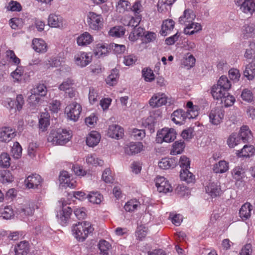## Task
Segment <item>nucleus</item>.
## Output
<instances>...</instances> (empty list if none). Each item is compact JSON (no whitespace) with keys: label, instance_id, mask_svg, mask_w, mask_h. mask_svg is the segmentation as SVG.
Masks as SVG:
<instances>
[{"label":"nucleus","instance_id":"obj_33","mask_svg":"<svg viewBox=\"0 0 255 255\" xmlns=\"http://www.w3.org/2000/svg\"><path fill=\"white\" fill-rule=\"evenodd\" d=\"M50 116L47 112L42 113L39 120V128L42 131L47 129L50 125Z\"/></svg>","mask_w":255,"mask_h":255},{"label":"nucleus","instance_id":"obj_47","mask_svg":"<svg viewBox=\"0 0 255 255\" xmlns=\"http://www.w3.org/2000/svg\"><path fill=\"white\" fill-rule=\"evenodd\" d=\"M87 198L90 202L99 204L103 199V196L97 192H93L88 194Z\"/></svg>","mask_w":255,"mask_h":255},{"label":"nucleus","instance_id":"obj_9","mask_svg":"<svg viewBox=\"0 0 255 255\" xmlns=\"http://www.w3.org/2000/svg\"><path fill=\"white\" fill-rule=\"evenodd\" d=\"M48 24L51 27L62 28L66 25V20L61 15L51 13L48 17Z\"/></svg>","mask_w":255,"mask_h":255},{"label":"nucleus","instance_id":"obj_45","mask_svg":"<svg viewBox=\"0 0 255 255\" xmlns=\"http://www.w3.org/2000/svg\"><path fill=\"white\" fill-rule=\"evenodd\" d=\"M86 161L87 164L95 166H102L104 163L103 160L97 158L95 155L93 154H88L86 157Z\"/></svg>","mask_w":255,"mask_h":255},{"label":"nucleus","instance_id":"obj_20","mask_svg":"<svg viewBox=\"0 0 255 255\" xmlns=\"http://www.w3.org/2000/svg\"><path fill=\"white\" fill-rule=\"evenodd\" d=\"M143 149L142 143L140 142H130L125 148L126 154L132 155L140 152Z\"/></svg>","mask_w":255,"mask_h":255},{"label":"nucleus","instance_id":"obj_8","mask_svg":"<svg viewBox=\"0 0 255 255\" xmlns=\"http://www.w3.org/2000/svg\"><path fill=\"white\" fill-rule=\"evenodd\" d=\"M224 117V111L220 107L213 108L209 114V121L215 126L220 125Z\"/></svg>","mask_w":255,"mask_h":255},{"label":"nucleus","instance_id":"obj_12","mask_svg":"<svg viewBox=\"0 0 255 255\" xmlns=\"http://www.w3.org/2000/svg\"><path fill=\"white\" fill-rule=\"evenodd\" d=\"M72 210L69 207H63L62 209L58 212L56 217L58 222L63 226L67 225L70 216L72 214Z\"/></svg>","mask_w":255,"mask_h":255},{"label":"nucleus","instance_id":"obj_64","mask_svg":"<svg viewBox=\"0 0 255 255\" xmlns=\"http://www.w3.org/2000/svg\"><path fill=\"white\" fill-rule=\"evenodd\" d=\"M241 97L244 101L251 102L253 99L252 92L248 89H244L242 93Z\"/></svg>","mask_w":255,"mask_h":255},{"label":"nucleus","instance_id":"obj_34","mask_svg":"<svg viewBox=\"0 0 255 255\" xmlns=\"http://www.w3.org/2000/svg\"><path fill=\"white\" fill-rule=\"evenodd\" d=\"M229 170V163L225 160H221L214 165L213 170L216 173H223Z\"/></svg>","mask_w":255,"mask_h":255},{"label":"nucleus","instance_id":"obj_53","mask_svg":"<svg viewBox=\"0 0 255 255\" xmlns=\"http://www.w3.org/2000/svg\"><path fill=\"white\" fill-rule=\"evenodd\" d=\"M1 216L3 219H9L14 216V212L11 206H6L0 211Z\"/></svg>","mask_w":255,"mask_h":255},{"label":"nucleus","instance_id":"obj_41","mask_svg":"<svg viewBox=\"0 0 255 255\" xmlns=\"http://www.w3.org/2000/svg\"><path fill=\"white\" fill-rule=\"evenodd\" d=\"M119 78V71L117 69H113L111 74L106 79V83L109 86H114L117 83Z\"/></svg>","mask_w":255,"mask_h":255},{"label":"nucleus","instance_id":"obj_1","mask_svg":"<svg viewBox=\"0 0 255 255\" xmlns=\"http://www.w3.org/2000/svg\"><path fill=\"white\" fill-rule=\"evenodd\" d=\"M94 229L90 222L83 221L73 225L72 227V235L80 242H83L92 235Z\"/></svg>","mask_w":255,"mask_h":255},{"label":"nucleus","instance_id":"obj_28","mask_svg":"<svg viewBox=\"0 0 255 255\" xmlns=\"http://www.w3.org/2000/svg\"><path fill=\"white\" fill-rule=\"evenodd\" d=\"M202 30V26L199 23L194 22L187 24V26L184 28V32L187 35H193L195 33Z\"/></svg>","mask_w":255,"mask_h":255},{"label":"nucleus","instance_id":"obj_5","mask_svg":"<svg viewBox=\"0 0 255 255\" xmlns=\"http://www.w3.org/2000/svg\"><path fill=\"white\" fill-rule=\"evenodd\" d=\"M176 131L173 128H163L158 131L156 140L158 143L171 142L176 138Z\"/></svg>","mask_w":255,"mask_h":255},{"label":"nucleus","instance_id":"obj_61","mask_svg":"<svg viewBox=\"0 0 255 255\" xmlns=\"http://www.w3.org/2000/svg\"><path fill=\"white\" fill-rule=\"evenodd\" d=\"M131 135L136 140L142 139L145 136L144 130L133 128L131 131Z\"/></svg>","mask_w":255,"mask_h":255},{"label":"nucleus","instance_id":"obj_35","mask_svg":"<svg viewBox=\"0 0 255 255\" xmlns=\"http://www.w3.org/2000/svg\"><path fill=\"white\" fill-rule=\"evenodd\" d=\"M244 75L247 77L248 80H253L255 76V63L251 62L246 65L245 69L244 71Z\"/></svg>","mask_w":255,"mask_h":255},{"label":"nucleus","instance_id":"obj_10","mask_svg":"<svg viewBox=\"0 0 255 255\" xmlns=\"http://www.w3.org/2000/svg\"><path fill=\"white\" fill-rule=\"evenodd\" d=\"M154 182L157 190L159 192L166 193L172 191V188L169 181L164 177H156Z\"/></svg>","mask_w":255,"mask_h":255},{"label":"nucleus","instance_id":"obj_26","mask_svg":"<svg viewBox=\"0 0 255 255\" xmlns=\"http://www.w3.org/2000/svg\"><path fill=\"white\" fill-rule=\"evenodd\" d=\"M240 9L246 14H253L255 11V0H246Z\"/></svg>","mask_w":255,"mask_h":255},{"label":"nucleus","instance_id":"obj_14","mask_svg":"<svg viewBox=\"0 0 255 255\" xmlns=\"http://www.w3.org/2000/svg\"><path fill=\"white\" fill-rule=\"evenodd\" d=\"M167 97L164 93H157L154 94L149 101L150 106L153 108L159 107L167 103Z\"/></svg>","mask_w":255,"mask_h":255},{"label":"nucleus","instance_id":"obj_19","mask_svg":"<svg viewBox=\"0 0 255 255\" xmlns=\"http://www.w3.org/2000/svg\"><path fill=\"white\" fill-rule=\"evenodd\" d=\"M34 211V206L32 204L25 205L16 209L15 213L20 218H25L27 216L33 215Z\"/></svg>","mask_w":255,"mask_h":255},{"label":"nucleus","instance_id":"obj_15","mask_svg":"<svg viewBox=\"0 0 255 255\" xmlns=\"http://www.w3.org/2000/svg\"><path fill=\"white\" fill-rule=\"evenodd\" d=\"M92 56L89 53L80 52L74 57L75 64L80 67H84L92 61Z\"/></svg>","mask_w":255,"mask_h":255},{"label":"nucleus","instance_id":"obj_60","mask_svg":"<svg viewBox=\"0 0 255 255\" xmlns=\"http://www.w3.org/2000/svg\"><path fill=\"white\" fill-rule=\"evenodd\" d=\"M11 152L15 158H18L22 152V148L18 142H15L11 148Z\"/></svg>","mask_w":255,"mask_h":255},{"label":"nucleus","instance_id":"obj_36","mask_svg":"<svg viewBox=\"0 0 255 255\" xmlns=\"http://www.w3.org/2000/svg\"><path fill=\"white\" fill-rule=\"evenodd\" d=\"M254 151L253 145H245L241 150H237V155L239 157H250L253 154Z\"/></svg>","mask_w":255,"mask_h":255},{"label":"nucleus","instance_id":"obj_31","mask_svg":"<svg viewBox=\"0 0 255 255\" xmlns=\"http://www.w3.org/2000/svg\"><path fill=\"white\" fill-rule=\"evenodd\" d=\"M253 206L248 202L245 203L239 211V215L243 220H247L251 216Z\"/></svg>","mask_w":255,"mask_h":255},{"label":"nucleus","instance_id":"obj_50","mask_svg":"<svg viewBox=\"0 0 255 255\" xmlns=\"http://www.w3.org/2000/svg\"><path fill=\"white\" fill-rule=\"evenodd\" d=\"M184 144L183 142L176 141L173 145L172 149L170 151V154L176 155L180 154L184 148Z\"/></svg>","mask_w":255,"mask_h":255},{"label":"nucleus","instance_id":"obj_4","mask_svg":"<svg viewBox=\"0 0 255 255\" xmlns=\"http://www.w3.org/2000/svg\"><path fill=\"white\" fill-rule=\"evenodd\" d=\"M87 23L91 29L99 30L103 26V18L100 14L90 11L87 14Z\"/></svg>","mask_w":255,"mask_h":255},{"label":"nucleus","instance_id":"obj_32","mask_svg":"<svg viewBox=\"0 0 255 255\" xmlns=\"http://www.w3.org/2000/svg\"><path fill=\"white\" fill-rule=\"evenodd\" d=\"M211 94L214 99L221 100L224 95L228 94V91L221 87L215 85L212 87Z\"/></svg>","mask_w":255,"mask_h":255},{"label":"nucleus","instance_id":"obj_44","mask_svg":"<svg viewBox=\"0 0 255 255\" xmlns=\"http://www.w3.org/2000/svg\"><path fill=\"white\" fill-rule=\"evenodd\" d=\"M140 205L139 202L137 200L132 199L126 203L124 208L126 211L131 212L134 211Z\"/></svg>","mask_w":255,"mask_h":255},{"label":"nucleus","instance_id":"obj_16","mask_svg":"<svg viewBox=\"0 0 255 255\" xmlns=\"http://www.w3.org/2000/svg\"><path fill=\"white\" fill-rule=\"evenodd\" d=\"M205 191L206 193L212 198L220 196L222 193L220 185L217 182L209 183L205 187Z\"/></svg>","mask_w":255,"mask_h":255},{"label":"nucleus","instance_id":"obj_46","mask_svg":"<svg viewBox=\"0 0 255 255\" xmlns=\"http://www.w3.org/2000/svg\"><path fill=\"white\" fill-rule=\"evenodd\" d=\"M98 246L101 254L103 255H108L109 251L111 248V245L106 240L100 241Z\"/></svg>","mask_w":255,"mask_h":255},{"label":"nucleus","instance_id":"obj_29","mask_svg":"<svg viewBox=\"0 0 255 255\" xmlns=\"http://www.w3.org/2000/svg\"><path fill=\"white\" fill-rule=\"evenodd\" d=\"M238 137L244 143L248 142L252 137V134L249 128L247 126H243L240 128V131L237 134Z\"/></svg>","mask_w":255,"mask_h":255},{"label":"nucleus","instance_id":"obj_24","mask_svg":"<svg viewBox=\"0 0 255 255\" xmlns=\"http://www.w3.org/2000/svg\"><path fill=\"white\" fill-rule=\"evenodd\" d=\"M101 138L100 134L96 131H92L87 136L86 143L90 147L97 145Z\"/></svg>","mask_w":255,"mask_h":255},{"label":"nucleus","instance_id":"obj_6","mask_svg":"<svg viewBox=\"0 0 255 255\" xmlns=\"http://www.w3.org/2000/svg\"><path fill=\"white\" fill-rule=\"evenodd\" d=\"M47 92V88L44 84L36 85L31 90V95L28 97L29 103L33 105L38 103L40 100L39 96H45Z\"/></svg>","mask_w":255,"mask_h":255},{"label":"nucleus","instance_id":"obj_51","mask_svg":"<svg viewBox=\"0 0 255 255\" xmlns=\"http://www.w3.org/2000/svg\"><path fill=\"white\" fill-rule=\"evenodd\" d=\"M217 85L228 91L231 88V84L226 76H222L218 80Z\"/></svg>","mask_w":255,"mask_h":255},{"label":"nucleus","instance_id":"obj_63","mask_svg":"<svg viewBox=\"0 0 255 255\" xmlns=\"http://www.w3.org/2000/svg\"><path fill=\"white\" fill-rule=\"evenodd\" d=\"M195 58L192 55H190L187 56L183 60L182 64L188 67H192L194 66L195 63Z\"/></svg>","mask_w":255,"mask_h":255},{"label":"nucleus","instance_id":"obj_52","mask_svg":"<svg viewBox=\"0 0 255 255\" xmlns=\"http://www.w3.org/2000/svg\"><path fill=\"white\" fill-rule=\"evenodd\" d=\"M142 19V16H134L130 17L128 22H124L123 23L125 25L131 26L133 27H137L139 24Z\"/></svg>","mask_w":255,"mask_h":255},{"label":"nucleus","instance_id":"obj_49","mask_svg":"<svg viewBox=\"0 0 255 255\" xmlns=\"http://www.w3.org/2000/svg\"><path fill=\"white\" fill-rule=\"evenodd\" d=\"M125 30L122 26H116L112 28L109 34L110 36L116 37H120L125 34Z\"/></svg>","mask_w":255,"mask_h":255},{"label":"nucleus","instance_id":"obj_40","mask_svg":"<svg viewBox=\"0 0 255 255\" xmlns=\"http://www.w3.org/2000/svg\"><path fill=\"white\" fill-rule=\"evenodd\" d=\"M232 175L234 179L240 181L245 176V170L242 166H236L232 170Z\"/></svg>","mask_w":255,"mask_h":255},{"label":"nucleus","instance_id":"obj_3","mask_svg":"<svg viewBox=\"0 0 255 255\" xmlns=\"http://www.w3.org/2000/svg\"><path fill=\"white\" fill-rule=\"evenodd\" d=\"M191 114L188 111H184L182 109H178L175 111L171 116V120L176 125H183L187 119H193L197 116L195 112H192Z\"/></svg>","mask_w":255,"mask_h":255},{"label":"nucleus","instance_id":"obj_58","mask_svg":"<svg viewBox=\"0 0 255 255\" xmlns=\"http://www.w3.org/2000/svg\"><path fill=\"white\" fill-rule=\"evenodd\" d=\"M10 157L6 153H2L0 155V165L3 167H8L10 166Z\"/></svg>","mask_w":255,"mask_h":255},{"label":"nucleus","instance_id":"obj_37","mask_svg":"<svg viewBox=\"0 0 255 255\" xmlns=\"http://www.w3.org/2000/svg\"><path fill=\"white\" fill-rule=\"evenodd\" d=\"M243 33L245 38L254 37L255 35V25L254 23L245 24L243 28Z\"/></svg>","mask_w":255,"mask_h":255},{"label":"nucleus","instance_id":"obj_17","mask_svg":"<svg viewBox=\"0 0 255 255\" xmlns=\"http://www.w3.org/2000/svg\"><path fill=\"white\" fill-rule=\"evenodd\" d=\"M124 134V128L118 125H112L109 126L108 130V135L113 138H122Z\"/></svg>","mask_w":255,"mask_h":255},{"label":"nucleus","instance_id":"obj_22","mask_svg":"<svg viewBox=\"0 0 255 255\" xmlns=\"http://www.w3.org/2000/svg\"><path fill=\"white\" fill-rule=\"evenodd\" d=\"M33 49L38 53H45L47 50L46 42L42 39L35 38L32 40Z\"/></svg>","mask_w":255,"mask_h":255},{"label":"nucleus","instance_id":"obj_13","mask_svg":"<svg viewBox=\"0 0 255 255\" xmlns=\"http://www.w3.org/2000/svg\"><path fill=\"white\" fill-rule=\"evenodd\" d=\"M42 181V179L39 175L32 174L25 180V183L29 189H39L41 187Z\"/></svg>","mask_w":255,"mask_h":255},{"label":"nucleus","instance_id":"obj_30","mask_svg":"<svg viewBox=\"0 0 255 255\" xmlns=\"http://www.w3.org/2000/svg\"><path fill=\"white\" fill-rule=\"evenodd\" d=\"M175 22L172 19H167L163 21L160 31L161 35L166 36L173 29Z\"/></svg>","mask_w":255,"mask_h":255},{"label":"nucleus","instance_id":"obj_25","mask_svg":"<svg viewBox=\"0 0 255 255\" xmlns=\"http://www.w3.org/2000/svg\"><path fill=\"white\" fill-rule=\"evenodd\" d=\"M110 50L109 44L106 43H98L96 44L94 49V54L98 58L106 56Z\"/></svg>","mask_w":255,"mask_h":255},{"label":"nucleus","instance_id":"obj_59","mask_svg":"<svg viewBox=\"0 0 255 255\" xmlns=\"http://www.w3.org/2000/svg\"><path fill=\"white\" fill-rule=\"evenodd\" d=\"M0 177L3 182H11L13 180V176L9 170L2 171Z\"/></svg>","mask_w":255,"mask_h":255},{"label":"nucleus","instance_id":"obj_27","mask_svg":"<svg viewBox=\"0 0 255 255\" xmlns=\"http://www.w3.org/2000/svg\"><path fill=\"white\" fill-rule=\"evenodd\" d=\"M29 244L25 241L20 242L14 247L15 255H26L29 251Z\"/></svg>","mask_w":255,"mask_h":255},{"label":"nucleus","instance_id":"obj_57","mask_svg":"<svg viewBox=\"0 0 255 255\" xmlns=\"http://www.w3.org/2000/svg\"><path fill=\"white\" fill-rule=\"evenodd\" d=\"M6 8L11 11H20L22 9V6L17 1L11 0L6 6Z\"/></svg>","mask_w":255,"mask_h":255},{"label":"nucleus","instance_id":"obj_7","mask_svg":"<svg viewBox=\"0 0 255 255\" xmlns=\"http://www.w3.org/2000/svg\"><path fill=\"white\" fill-rule=\"evenodd\" d=\"M82 111V107L76 102H73L66 107L65 112L69 119L74 122L80 117Z\"/></svg>","mask_w":255,"mask_h":255},{"label":"nucleus","instance_id":"obj_48","mask_svg":"<svg viewBox=\"0 0 255 255\" xmlns=\"http://www.w3.org/2000/svg\"><path fill=\"white\" fill-rule=\"evenodd\" d=\"M241 139L238 137L237 133H233L230 135L228 140L227 144L230 148H234L241 143Z\"/></svg>","mask_w":255,"mask_h":255},{"label":"nucleus","instance_id":"obj_43","mask_svg":"<svg viewBox=\"0 0 255 255\" xmlns=\"http://www.w3.org/2000/svg\"><path fill=\"white\" fill-rule=\"evenodd\" d=\"M134 14V16H142L141 12L143 11V7L141 4V1L136 0L132 4L130 5V9Z\"/></svg>","mask_w":255,"mask_h":255},{"label":"nucleus","instance_id":"obj_38","mask_svg":"<svg viewBox=\"0 0 255 255\" xmlns=\"http://www.w3.org/2000/svg\"><path fill=\"white\" fill-rule=\"evenodd\" d=\"M174 160L172 158H164L158 162V166L163 169L173 168L175 166Z\"/></svg>","mask_w":255,"mask_h":255},{"label":"nucleus","instance_id":"obj_56","mask_svg":"<svg viewBox=\"0 0 255 255\" xmlns=\"http://www.w3.org/2000/svg\"><path fill=\"white\" fill-rule=\"evenodd\" d=\"M109 46L110 50L112 49L116 54H117L123 53L126 49L125 45L123 44L110 43Z\"/></svg>","mask_w":255,"mask_h":255},{"label":"nucleus","instance_id":"obj_39","mask_svg":"<svg viewBox=\"0 0 255 255\" xmlns=\"http://www.w3.org/2000/svg\"><path fill=\"white\" fill-rule=\"evenodd\" d=\"M130 8V2L126 0H119L116 4L117 11L120 13L128 11Z\"/></svg>","mask_w":255,"mask_h":255},{"label":"nucleus","instance_id":"obj_21","mask_svg":"<svg viewBox=\"0 0 255 255\" xmlns=\"http://www.w3.org/2000/svg\"><path fill=\"white\" fill-rule=\"evenodd\" d=\"M196 17V15L193 10L186 9L183 14L179 18V22L181 24L187 26V24L193 22Z\"/></svg>","mask_w":255,"mask_h":255},{"label":"nucleus","instance_id":"obj_23","mask_svg":"<svg viewBox=\"0 0 255 255\" xmlns=\"http://www.w3.org/2000/svg\"><path fill=\"white\" fill-rule=\"evenodd\" d=\"M93 41L92 36L88 32H84L77 38L79 46H85L91 44Z\"/></svg>","mask_w":255,"mask_h":255},{"label":"nucleus","instance_id":"obj_11","mask_svg":"<svg viewBox=\"0 0 255 255\" xmlns=\"http://www.w3.org/2000/svg\"><path fill=\"white\" fill-rule=\"evenodd\" d=\"M16 136L15 129L9 127H3L0 128V141L8 142Z\"/></svg>","mask_w":255,"mask_h":255},{"label":"nucleus","instance_id":"obj_54","mask_svg":"<svg viewBox=\"0 0 255 255\" xmlns=\"http://www.w3.org/2000/svg\"><path fill=\"white\" fill-rule=\"evenodd\" d=\"M220 101L221 103L224 105V106L229 107L233 105L235 101V99L233 96L230 95L228 92V94L224 95Z\"/></svg>","mask_w":255,"mask_h":255},{"label":"nucleus","instance_id":"obj_2","mask_svg":"<svg viewBox=\"0 0 255 255\" xmlns=\"http://www.w3.org/2000/svg\"><path fill=\"white\" fill-rule=\"evenodd\" d=\"M71 133L65 129L58 128L50 131L47 140L53 145H64L71 138Z\"/></svg>","mask_w":255,"mask_h":255},{"label":"nucleus","instance_id":"obj_18","mask_svg":"<svg viewBox=\"0 0 255 255\" xmlns=\"http://www.w3.org/2000/svg\"><path fill=\"white\" fill-rule=\"evenodd\" d=\"M59 180L60 184L63 187H69L72 188L75 187V181L71 180V177L66 171H62L60 172Z\"/></svg>","mask_w":255,"mask_h":255},{"label":"nucleus","instance_id":"obj_55","mask_svg":"<svg viewBox=\"0 0 255 255\" xmlns=\"http://www.w3.org/2000/svg\"><path fill=\"white\" fill-rule=\"evenodd\" d=\"M142 76L146 82H151L154 79V74L152 70L148 68H144L142 70Z\"/></svg>","mask_w":255,"mask_h":255},{"label":"nucleus","instance_id":"obj_42","mask_svg":"<svg viewBox=\"0 0 255 255\" xmlns=\"http://www.w3.org/2000/svg\"><path fill=\"white\" fill-rule=\"evenodd\" d=\"M188 169H181L180 177L181 180L185 181L188 183H191L194 181V176Z\"/></svg>","mask_w":255,"mask_h":255},{"label":"nucleus","instance_id":"obj_62","mask_svg":"<svg viewBox=\"0 0 255 255\" xmlns=\"http://www.w3.org/2000/svg\"><path fill=\"white\" fill-rule=\"evenodd\" d=\"M103 180L107 183L113 182V177L111 175V170L109 168H106L103 172L102 175Z\"/></svg>","mask_w":255,"mask_h":255}]
</instances>
